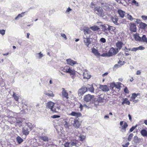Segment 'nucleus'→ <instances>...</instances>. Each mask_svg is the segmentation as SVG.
Wrapping results in <instances>:
<instances>
[{
    "label": "nucleus",
    "instance_id": "44",
    "mask_svg": "<svg viewBox=\"0 0 147 147\" xmlns=\"http://www.w3.org/2000/svg\"><path fill=\"white\" fill-rule=\"evenodd\" d=\"M132 3L136 6H138L139 5V3L135 0H133L132 1Z\"/></svg>",
    "mask_w": 147,
    "mask_h": 147
},
{
    "label": "nucleus",
    "instance_id": "30",
    "mask_svg": "<svg viewBox=\"0 0 147 147\" xmlns=\"http://www.w3.org/2000/svg\"><path fill=\"white\" fill-rule=\"evenodd\" d=\"M121 104L122 105L125 104L129 105L130 104V102L127 98H125L123 99V101L122 102Z\"/></svg>",
    "mask_w": 147,
    "mask_h": 147
},
{
    "label": "nucleus",
    "instance_id": "49",
    "mask_svg": "<svg viewBox=\"0 0 147 147\" xmlns=\"http://www.w3.org/2000/svg\"><path fill=\"white\" fill-rule=\"evenodd\" d=\"M63 124L65 128H68L69 125L67 122L66 121H64Z\"/></svg>",
    "mask_w": 147,
    "mask_h": 147
},
{
    "label": "nucleus",
    "instance_id": "57",
    "mask_svg": "<svg viewBox=\"0 0 147 147\" xmlns=\"http://www.w3.org/2000/svg\"><path fill=\"white\" fill-rule=\"evenodd\" d=\"M129 142H127L125 145H122V146L123 147H128V146L129 145Z\"/></svg>",
    "mask_w": 147,
    "mask_h": 147
},
{
    "label": "nucleus",
    "instance_id": "59",
    "mask_svg": "<svg viewBox=\"0 0 147 147\" xmlns=\"http://www.w3.org/2000/svg\"><path fill=\"white\" fill-rule=\"evenodd\" d=\"M9 114L8 115V117H12V116L11 115H12V114H13V112L12 111H9Z\"/></svg>",
    "mask_w": 147,
    "mask_h": 147
},
{
    "label": "nucleus",
    "instance_id": "20",
    "mask_svg": "<svg viewBox=\"0 0 147 147\" xmlns=\"http://www.w3.org/2000/svg\"><path fill=\"white\" fill-rule=\"evenodd\" d=\"M130 30L132 32H136V25L134 24H131L130 27Z\"/></svg>",
    "mask_w": 147,
    "mask_h": 147
},
{
    "label": "nucleus",
    "instance_id": "5",
    "mask_svg": "<svg viewBox=\"0 0 147 147\" xmlns=\"http://www.w3.org/2000/svg\"><path fill=\"white\" fill-rule=\"evenodd\" d=\"M101 6L106 11H109L111 9V6L109 4L104 3H101Z\"/></svg>",
    "mask_w": 147,
    "mask_h": 147
},
{
    "label": "nucleus",
    "instance_id": "3",
    "mask_svg": "<svg viewBox=\"0 0 147 147\" xmlns=\"http://www.w3.org/2000/svg\"><path fill=\"white\" fill-rule=\"evenodd\" d=\"M69 121H70L71 123L76 128H78L80 125V122L77 119H74L73 118H71Z\"/></svg>",
    "mask_w": 147,
    "mask_h": 147
},
{
    "label": "nucleus",
    "instance_id": "55",
    "mask_svg": "<svg viewBox=\"0 0 147 147\" xmlns=\"http://www.w3.org/2000/svg\"><path fill=\"white\" fill-rule=\"evenodd\" d=\"M138 48V50H143L145 49V48L142 46H140Z\"/></svg>",
    "mask_w": 147,
    "mask_h": 147
},
{
    "label": "nucleus",
    "instance_id": "31",
    "mask_svg": "<svg viewBox=\"0 0 147 147\" xmlns=\"http://www.w3.org/2000/svg\"><path fill=\"white\" fill-rule=\"evenodd\" d=\"M118 13L120 16L122 17L123 18L125 15V12L121 10H119L118 11Z\"/></svg>",
    "mask_w": 147,
    "mask_h": 147
},
{
    "label": "nucleus",
    "instance_id": "11",
    "mask_svg": "<svg viewBox=\"0 0 147 147\" xmlns=\"http://www.w3.org/2000/svg\"><path fill=\"white\" fill-rule=\"evenodd\" d=\"M86 92H87V90L86 87H82L78 90V94L79 96H82Z\"/></svg>",
    "mask_w": 147,
    "mask_h": 147
},
{
    "label": "nucleus",
    "instance_id": "39",
    "mask_svg": "<svg viewBox=\"0 0 147 147\" xmlns=\"http://www.w3.org/2000/svg\"><path fill=\"white\" fill-rule=\"evenodd\" d=\"M85 138V136H82L80 134L79 135L78 137V139L81 141H84Z\"/></svg>",
    "mask_w": 147,
    "mask_h": 147
},
{
    "label": "nucleus",
    "instance_id": "32",
    "mask_svg": "<svg viewBox=\"0 0 147 147\" xmlns=\"http://www.w3.org/2000/svg\"><path fill=\"white\" fill-rule=\"evenodd\" d=\"M16 139L18 143L19 144H21L23 141V139L19 136H18Z\"/></svg>",
    "mask_w": 147,
    "mask_h": 147
},
{
    "label": "nucleus",
    "instance_id": "17",
    "mask_svg": "<svg viewBox=\"0 0 147 147\" xmlns=\"http://www.w3.org/2000/svg\"><path fill=\"white\" fill-rule=\"evenodd\" d=\"M83 76L84 79H88L90 78L91 75H90L87 70H85L83 73Z\"/></svg>",
    "mask_w": 147,
    "mask_h": 147
},
{
    "label": "nucleus",
    "instance_id": "12",
    "mask_svg": "<svg viewBox=\"0 0 147 147\" xmlns=\"http://www.w3.org/2000/svg\"><path fill=\"white\" fill-rule=\"evenodd\" d=\"M62 97L63 98H65L67 99H68L69 98L68 94L67 91L64 88H62Z\"/></svg>",
    "mask_w": 147,
    "mask_h": 147
},
{
    "label": "nucleus",
    "instance_id": "64",
    "mask_svg": "<svg viewBox=\"0 0 147 147\" xmlns=\"http://www.w3.org/2000/svg\"><path fill=\"white\" fill-rule=\"evenodd\" d=\"M115 84L114 83H112L111 84L110 86L111 88H113V87H115Z\"/></svg>",
    "mask_w": 147,
    "mask_h": 147
},
{
    "label": "nucleus",
    "instance_id": "1",
    "mask_svg": "<svg viewBox=\"0 0 147 147\" xmlns=\"http://www.w3.org/2000/svg\"><path fill=\"white\" fill-rule=\"evenodd\" d=\"M102 8L100 6L96 7L94 8V10L95 13L98 16L103 17L107 15V13L103 11Z\"/></svg>",
    "mask_w": 147,
    "mask_h": 147
},
{
    "label": "nucleus",
    "instance_id": "27",
    "mask_svg": "<svg viewBox=\"0 0 147 147\" xmlns=\"http://www.w3.org/2000/svg\"><path fill=\"white\" fill-rule=\"evenodd\" d=\"M140 133L144 137L147 136V131L145 129H142L140 131Z\"/></svg>",
    "mask_w": 147,
    "mask_h": 147
},
{
    "label": "nucleus",
    "instance_id": "54",
    "mask_svg": "<svg viewBox=\"0 0 147 147\" xmlns=\"http://www.w3.org/2000/svg\"><path fill=\"white\" fill-rule=\"evenodd\" d=\"M61 36L65 40L67 39V37L63 33H61Z\"/></svg>",
    "mask_w": 147,
    "mask_h": 147
},
{
    "label": "nucleus",
    "instance_id": "25",
    "mask_svg": "<svg viewBox=\"0 0 147 147\" xmlns=\"http://www.w3.org/2000/svg\"><path fill=\"white\" fill-rule=\"evenodd\" d=\"M102 31L104 32V34H105L107 36L108 34L109 30H108V28H107L106 26H103Z\"/></svg>",
    "mask_w": 147,
    "mask_h": 147
},
{
    "label": "nucleus",
    "instance_id": "50",
    "mask_svg": "<svg viewBox=\"0 0 147 147\" xmlns=\"http://www.w3.org/2000/svg\"><path fill=\"white\" fill-rule=\"evenodd\" d=\"M120 84H121L120 83H117V84H116L115 87L117 89H119L121 87L120 85Z\"/></svg>",
    "mask_w": 147,
    "mask_h": 147
},
{
    "label": "nucleus",
    "instance_id": "9",
    "mask_svg": "<svg viewBox=\"0 0 147 147\" xmlns=\"http://www.w3.org/2000/svg\"><path fill=\"white\" fill-rule=\"evenodd\" d=\"M64 147H76V142H66L63 145Z\"/></svg>",
    "mask_w": 147,
    "mask_h": 147
},
{
    "label": "nucleus",
    "instance_id": "2",
    "mask_svg": "<svg viewBox=\"0 0 147 147\" xmlns=\"http://www.w3.org/2000/svg\"><path fill=\"white\" fill-rule=\"evenodd\" d=\"M32 126L31 123H28L26 124V125L22 129V132L23 134L27 136L28 135L30 131L32 130Z\"/></svg>",
    "mask_w": 147,
    "mask_h": 147
},
{
    "label": "nucleus",
    "instance_id": "22",
    "mask_svg": "<svg viewBox=\"0 0 147 147\" xmlns=\"http://www.w3.org/2000/svg\"><path fill=\"white\" fill-rule=\"evenodd\" d=\"M86 89L87 91H89L92 93L94 92V88L92 85H89V86L86 87Z\"/></svg>",
    "mask_w": 147,
    "mask_h": 147
},
{
    "label": "nucleus",
    "instance_id": "15",
    "mask_svg": "<svg viewBox=\"0 0 147 147\" xmlns=\"http://www.w3.org/2000/svg\"><path fill=\"white\" fill-rule=\"evenodd\" d=\"M123 43L121 41H118L116 44V46L117 48L116 49L117 52H119L123 47Z\"/></svg>",
    "mask_w": 147,
    "mask_h": 147
},
{
    "label": "nucleus",
    "instance_id": "40",
    "mask_svg": "<svg viewBox=\"0 0 147 147\" xmlns=\"http://www.w3.org/2000/svg\"><path fill=\"white\" fill-rule=\"evenodd\" d=\"M107 26H108V30L109 31H113L115 30V27L112 26H109L108 25H107Z\"/></svg>",
    "mask_w": 147,
    "mask_h": 147
},
{
    "label": "nucleus",
    "instance_id": "18",
    "mask_svg": "<svg viewBox=\"0 0 147 147\" xmlns=\"http://www.w3.org/2000/svg\"><path fill=\"white\" fill-rule=\"evenodd\" d=\"M44 93L45 95L48 96L50 97H53L55 96V94L53 92L50 90L45 91L44 92Z\"/></svg>",
    "mask_w": 147,
    "mask_h": 147
},
{
    "label": "nucleus",
    "instance_id": "58",
    "mask_svg": "<svg viewBox=\"0 0 147 147\" xmlns=\"http://www.w3.org/2000/svg\"><path fill=\"white\" fill-rule=\"evenodd\" d=\"M124 92L125 93H129V91L128 90L127 88L126 87L124 89Z\"/></svg>",
    "mask_w": 147,
    "mask_h": 147
},
{
    "label": "nucleus",
    "instance_id": "48",
    "mask_svg": "<svg viewBox=\"0 0 147 147\" xmlns=\"http://www.w3.org/2000/svg\"><path fill=\"white\" fill-rule=\"evenodd\" d=\"M137 125H136L135 126L132 127L129 129V131L130 132H132L137 127Z\"/></svg>",
    "mask_w": 147,
    "mask_h": 147
},
{
    "label": "nucleus",
    "instance_id": "24",
    "mask_svg": "<svg viewBox=\"0 0 147 147\" xmlns=\"http://www.w3.org/2000/svg\"><path fill=\"white\" fill-rule=\"evenodd\" d=\"M72 116H76L77 117H80L82 116V114L80 113H76L73 111L70 114Z\"/></svg>",
    "mask_w": 147,
    "mask_h": 147
},
{
    "label": "nucleus",
    "instance_id": "4",
    "mask_svg": "<svg viewBox=\"0 0 147 147\" xmlns=\"http://www.w3.org/2000/svg\"><path fill=\"white\" fill-rule=\"evenodd\" d=\"M54 103L51 101H49L46 104V108L50 109L53 112L57 111L55 106H54Z\"/></svg>",
    "mask_w": 147,
    "mask_h": 147
},
{
    "label": "nucleus",
    "instance_id": "46",
    "mask_svg": "<svg viewBox=\"0 0 147 147\" xmlns=\"http://www.w3.org/2000/svg\"><path fill=\"white\" fill-rule=\"evenodd\" d=\"M13 96L14 98V99L18 101V96L16 95L15 93L14 92L13 93Z\"/></svg>",
    "mask_w": 147,
    "mask_h": 147
},
{
    "label": "nucleus",
    "instance_id": "61",
    "mask_svg": "<svg viewBox=\"0 0 147 147\" xmlns=\"http://www.w3.org/2000/svg\"><path fill=\"white\" fill-rule=\"evenodd\" d=\"M0 33L2 35H4L5 34V30H0Z\"/></svg>",
    "mask_w": 147,
    "mask_h": 147
},
{
    "label": "nucleus",
    "instance_id": "45",
    "mask_svg": "<svg viewBox=\"0 0 147 147\" xmlns=\"http://www.w3.org/2000/svg\"><path fill=\"white\" fill-rule=\"evenodd\" d=\"M134 135L133 134H130L129 135L128 138L127 140L129 141H130L131 140L133 136Z\"/></svg>",
    "mask_w": 147,
    "mask_h": 147
},
{
    "label": "nucleus",
    "instance_id": "47",
    "mask_svg": "<svg viewBox=\"0 0 147 147\" xmlns=\"http://www.w3.org/2000/svg\"><path fill=\"white\" fill-rule=\"evenodd\" d=\"M6 143H7L2 140L0 141V143L2 145V147H5V145L6 144H5Z\"/></svg>",
    "mask_w": 147,
    "mask_h": 147
},
{
    "label": "nucleus",
    "instance_id": "34",
    "mask_svg": "<svg viewBox=\"0 0 147 147\" xmlns=\"http://www.w3.org/2000/svg\"><path fill=\"white\" fill-rule=\"evenodd\" d=\"M90 28L94 31H96L99 29L100 28L98 26H94L91 27H90Z\"/></svg>",
    "mask_w": 147,
    "mask_h": 147
},
{
    "label": "nucleus",
    "instance_id": "35",
    "mask_svg": "<svg viewBox=\"0 0 147 147\" xmlns=\"http://www.w3.org/2000/svg\"><path fill=\"white\" fill-rule=\"evenodd\" d=\"M140 26L141 28L144 29L147 26V25L145 23L141 22L140 23Z\"/></svg>",
    "mask_w": 147,
    "mask_h": 147
},
{
    "label": "nucleus",
    "instance_id": "16",
    "mask_svg": "<svg viewBox=\"0 0 147 147\" xmlns=\"http://www.w3.org/2000/svg\"><path fill=\"white\" fill-rule=\"evenodd\" d=\"M66 61L67 64L71 66H73L74 65L78 64L77 61H74L70 59H67Z\"/></svg>",
    "mask_w": 147,
    "mask_h": 147
},
{
    "label": "nucleus",
    "instance_id": "21",
    "mask_svg": "<svg viewBox=\"0 0 147 147\" xmlns=\"http://www.w3.org/2000/svg\"><path fill=\"white\" fill-rule=\"evenodd\" d=\"M22 119L21 118H19L16 119V125H18L19 127L22 126Z\"/></svg>",
    "mask_w": 147,
    "mask_h": 147
},
{
    "label": "nucleus",
    "instance_id": "26",
    "mask_svg": "<svg viewBox=\"0 0 147 147\" xmlns=\"http://www.w3.org/2000/svg\"><path fill=\"white\" fill-rule=\"evenodd\" d=\"M124 63L125 62L124 61L122 62V61L119 60L118 62V64H115L114 66V67L117 68L120 67L121 65H123L124 64Z\"/></svg>",
    "mask_w": 147,
    "mask_h": 147
},
{
    "label": "nucleus",
    "instance_id": "29",
    "mask_svg": "<svg viewBox=\"0 0 147 147\" xmlns=\"http://www.w3.org/2000/svg\"><path fill=\"white\" fill-rule=\"evenodd\" d=\"M92 52L94 54V55L98 56H100V53L98 52L97 50L95 49H93L92 50Z\"/></svg>",
    "mask_w": 147,
    "mask_h": 147
},
{
    "label": "nucleus",
    "instance_id": "52",
    "mask_svg": "<svg viewBox=\"0 0 147 147\" xmlns=\"http://www.w3.org/2000/svg\"><path fill=\"white\" fill-rule=\"evenodd\" d=\"M100 41L102 43H105L106 42V40L104 38H101L100 40Z\"/></svg>",
    "mask_w": 147,
    "mask_h": 147
},
{
    "label": "nucleus",
    "instance_id": "7",
    "mask_svg": "<svg viewBox=\"0 0 147 147\" xmlns=\"http://www.w3.org/2000/svg\"><path fill=\"white\" fill-rule=\"evenodd\" d=\"M120 125L121 126V129L123 130H121L122 132H125L126 131V128L127 127L128 125L125 121H121Z\"/></svg>",
    "mask_w": 147,
    "mask_h": 147
},
{
    "label": "nucleus",
    "instance_id": "60",
    "mask_svg": "<svg viewBox=\"0 0 147 147\" xmlns=\"http://www.w3.org/2000/svg\"><path fill=\"white\" fill-rule=\"evenodd\" d=\"M55 108L56 109L57 111L56 112H58V111L60 109V107L59 106H57L56 108L55 106Z\"/></svg>",
    "mask_w": 147,
    "mask_h": 147
},
{
    "label": "nucleus",
    "instance_id": "38",
    "mask_svg": "<svg viewBox=\"0 0 147 147\" xmlns=\"http://www.w3.org/2000/svg\"><path fill=\"white\" fill-rule=\"evenodd\" d=\"M112 21L113 23L116 25H118V23H117L118 18L116 17H113L112 19Z\"/></svg>",
    "mask_w": 147,
    "mask_h": 147
},
{
    "label": "nucleus",
    "instance_id": "10",
    "mask_svg": "<svg viewBox=\"0 0 147 147\" xmlns=\"http://www.w3.org/2000/svg\"><path fill=\"white\" fill-rule=\"evenodd\" d=\"M94 97V95H92L89 94H88L84 96V100L86 102H88L92 100Z\"/></svg>",
    "mask_w": 147,
    "mask_h": 147
},
{
    "label": "nucleus",
    "instance_id": "14",
    "mask_svg": "<svg viewBox=\"0 0 147 147\" xmlns=\"http://www.w3.org/2000/svg\"><path fill=\"white\" fill-rule=\"evenodd\" d=\"M40 139L43 141L46 142H48L50 140V138L46 135H42L39 137Z\"/></svg>",
    "mask_w": 147,
    "mask_h": 147
},
{
    "label": "nucleus",
    "instance_id": "28",
    "mask_svg": "<svg viewBox=\"0 0 147 147\" xmlns=\"http://www.w3.org/2000/svg\"><path fill=\"white\" fill-rule=\"evenodd\" d=\"M69 67H68L66 66L64 67L63 68H61V70L63 71L64 72L68 73L69 72Z\"/></svg>",
    "mask_w": 147,
    "mask_h": 147
},
{
    "label": "nucleus",
    "instance_id": "43",
    "mask_svg": "<svg viewBox=\"0 0 147 147\" xmlns=\"http://www.w3.org/2000/svg\"><path fill=\"white\" fill-rule=\"evenodd\" d=\"M142 40L143 42H147V38H146L145 35H143L142 36Z\"/></svg>",
    "mask_w": 147,
    "mask_h": 147
},
{
    "label": "nucleus",
    "instance_id": "37",
    "mask_svg": "<svg viewBox=\"0 0 147 147\" xmlns=\"http://www.w3.org/2000/svg\"><path fill=\"white\" fill-rule=\"evenodd\" d=\"M25 12H22L20 14H19L18 16L15 18L16 20H18V18H22L24 16V13H25Z\"/></svg>",
    "mask_w": 147,
    "mask_h": 147
},
{
    "label": "nucleus",
    "instance_id": "41",
    "mask_svg": "<svg viewBox=\"0 0 147 147\" xmlns=\"http://www.w3.org/2000/svg\"><path fill=\"white\" fill-rule=\"evenodd\" d=\"M127 16L128 19L130 20L131 21H132L134 20L135 19L132 16L129 14H127Z\"/></svg>",
    "mask_w": 147,
    "mask_h": 147
},
{
    "label": "nucleus",
    "instance_id": "23",
    "mask_svg": "<svg viewBox=\"0 0 147 147\" xmlns=\"http://www.w3.org/2000/svg\"><path fill=\"white\" fill-rule=\"evenodd\" d=\"M83 30L85 34H89L91 32V31L90 30V28L87 27H85Z\"/></svg>",
    "mask_w": 147,
    "mask_h": 147
},
{
    "label": "nucleus",
    "instance_id": "33",
    "mask_svg": "<svg viewBox=\"0 0 147 147\" xmlns=\"http://www.w3.org/2000/svg\"><path fill=\"white\" fill-rule=\"evenodd\" d=\"M134 36L135 40H136L140 41L141 40V38L137 34H135L134 35Z\"/></svg>",
    "mask_w": 147,
    "mask_h": 147
},
{
    "label": "nucleus",
    "instance_id": "56",
    "mask_svg": "<svg viewBox=\"0 0 147 147\" xmlns=\"http://www.w3.org/2000/svg\"><path fill=\"white\" fill-rule=\"evenodd\" d=\"M142 18L144 20H147V16H141Z\"/></svg>",
    "mask_w": 147,
    "mask_h": 147
},
{
    "label": "nucleus",
    "instance_id": "51",
    "mask_svg": "<svg viewBox=\"0 0 147 147\" xmlns=\"http://www.w3.org/2000/svg\"><path fill=\"white\" fill-rule=\"evenodd\" d=\"M37 55H39V57L38 58L39 59L41 58L43 56V54L41 53V52L37 53Z\"/></svg>",
    "mask_w": 147,
    "mask_h": 147
},
{
    "label": "nucleus",
    "instance_id": "36",
    "mask_svg": "<svg viewBox=\"0 0 147 147\" xmlns=\"http://www.w3.org/2000/svg\"><path fill=\"white\" fill-rule=\"evenodd\" d=\"M68 73H69L71 75H75L76 74V71L74 70L71 69L69 68Z\"/></svg>",
    "mask_w": 147,
    "mask_h": 147
},
{
    "label": "nucleus",
    "instance_id": "6",
    "mask_svg": "<svg viewBox=\"0 0 147 147\" xmlns=\"http://www.w3.org/2000/svg\"><path fill=\"white\" fill-rule=\"evenodd\" d=\"M118 52H117L116 49L113 47H111L107 53V55L108 56V57H111L115 55Z\"/></svg>",
    "mask_w": 147,
    "mask_h": 147
},
{
    "label": "nucleus",
    "instance_id": "8",
    "mask_svg": "<svg viewBox=\"0 0 147 147\" xmlns=\"http://www.w3.org/2000/svg\"><path fill=\"white\" fill-rule=\"evenodd\" d=\"M98 96V97L96 100V102L102 103L106 101L105 95L101 94L99 95Z\"/></svg>",
    "mask_w": 147,
    "mask_h": 147
},
{
    "label": "nucleus",
    "instance_id": "42",
    "mask_svg": "<svg viewBox=\"0 0 147 147\" xmlns=\"http://www.w3.org/2000/svg\"><path fill=\"white\" fill-rule=\"evenodd\" d=\"M136 97L137 96L136 95V93H133L131 97V99L130 100H134Z\"/></svg>",
    "mask_w": 147,
    "mask_h": 147
},
{
    "label": "nucleus",
    "instance_id": "19",
    "mask_svg": "<svg viewBox=\"0 0 147 147\" xmlns=\"http://www.w3.org/2000/svg\"><path fill=\"white\" fill-rule=\"evenodd\" d=\"M99 88L105 92H107L109 90V89L107 85H100Z\"/></svg>",
    "mask_w": 147,
    "mask_h": 147
},
{
    "label": "nucleus",
    "instance_id": "63",
    "mask_svg": "<svg viewBox=\"0 0 147 147\" xmlns=\"http://www.w3.org/2000/svg\"><path fill=\"white\" fill-rule=\"evenodd\" d=\"M138 47L133 48L131 49V51H136L138 50Z\"/></svg>",
    "mask_w": 147,
    "mask_h": 147
},
{
    "label": "nucleus",
    "instance_id": "13",
    "mask_svg": "<svg viewBox=\"0 0 147 147\" xmlns=\"http://www.w3.org/2000/svg\"><path fill=\"white\" fill-rule=\"evenodd\" d=\"M90 39L88 37L85 38L83 36L84 42L85 45L87 47H89V45L91 44V41L90 40Z\"/></svg>",
    "mask_w": 147,
    "mask_h": 147
},
{
    "label": "nucleus",
    "instance_id": "62",
    "mask_svg": "<svg viewBox=\"0 0 147 147\" xmlns=\"http://www.w3.org/2000/svg\"><path fill=\"white\" fill-rule=\"evenodd\" d=\"M60 117V116L57 115H54L52 117L53 118H59Z\"/></svg>",
    "mask_w": 147,
    "mask_h": 147
},
{
    "label": "nucleus",
    "instance_id": "53",
    "mask_svg": "<svg viewBox=\"0 0 147 147\" xmlns=\"http://www.w3.org/2000/svg\"><path fill=\"white\" fill-rule=\"evenodd\" d=\"M74 135L78 137L80 134H79L78 131H76L75 132H74Z\"/></svg>",
    "mask_w": 147,
    "mask_h": 147
}]
</instances>
